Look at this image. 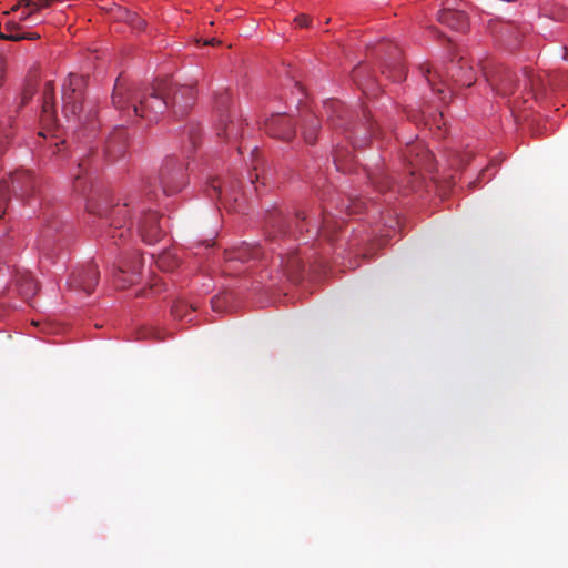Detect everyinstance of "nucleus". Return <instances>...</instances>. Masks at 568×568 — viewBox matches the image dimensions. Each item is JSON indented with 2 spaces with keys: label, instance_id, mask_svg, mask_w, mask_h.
Instances as JSON below:
<instances>
[{
  "label": "nucleus",
  "instance_id": "f257e3e1",
  "mask_svg": "<svg viewBox=\"0 0 568 568\" xmlns=\"http://www.w3.org/2000/svg\"><path fill=\"white\" fill-rule=\"evenodd\" d=\"M196 101V90L191 84H176L170 80H156L152 85L141 89L123 75L115 80L112 104L128 115L159 121L171 108L176 118L184 116Z\"/></svg>",
  "mask_w": 568,
  "mask_h": 568
},
{
  "label": "nucleus",
  "instance_id": "f03ea898",
  "mask_svg": "<svg viewBox=\"0 0 568 568\" xmlns=\"http://www.w3.org/2000/svg\"><path fill=\"white\" fill-rule=\"evenodd\" d=\"M423 75L442 101L447 102L454 94L455 87H470L475 81L473 67L464 58L452 61L448 67H422Z\"/></svg>",
  "mask_w": 568,
  "mask_h": 568
},
{
  "label": "nucleus",
  "instance_id": "7ed1b4c3",
  "mask_svg": "<svg viewBox=\"0 0 568 568\" xmlns=\"http://www.w3.org/2000/svg\"><path fill=\"white\" fill-rule=\"evenodd\" d=\"M306 224V213L297 210L292 217L288 213H284L282 209L273 206L266 210L264 217L265 240L273 245L277 240L288 241L295 239L297 232L302 233ZM270 250L275 251L271 246Z\"/></svg>",
  "mask_w": 568,
  "mask_h": 568
},
{
  "label": "nucleus",
  "instance_id": "20e7f679",
  "mask_svg": "<svg viewBox=\"0 0 568 568\" xmlns=\"http://www.w3.org/2000/svg\"><path fill=\"white\" fill-rule=\"evenodd\" d=\"M186 168L181 161L170 155L163 160L156 176L149 179L144 192L148 197L158 199V193L161 192L165 196L173 195L180 192L186 184Z\"/></svg>",
  "mask_w": 568,
  "mask_h": 568
},
{
  "label": "nucleus",
  "instance_id": "39448f33",
  "mask_svg": "<svg viewBox=\"0 0 568 568\" xmlns=\"http://www.w3.org/2000/svg\"><path fill=\"white\" fill-rule=\"evenodd\" d=\"M38 185V180L30 170H16L10 173L8 180L3 179L0 183V219L6 213L10 192L17 199L26 201L36 194Z\"/></svg>",
  "mask_w": 568,
  "mask_h": 568
},
{
  "label": "nucleus",
  "instance_id": "423d86ee",
  "mask_svg": "<svg viewBox=\"0 0 568 568\" xmlns=\"http://www.w3.org/2000/svg\"><path fill=\"white\" fill-rule=\"evenodd\" d=\"M128 206L129 204L124 203L123 205H114L110 207L106 202L102 203L90 200L87 207L91 214L105 217L110 221L108 235L114 240L115 244H118V240L122 241L131 234L130 227L124 226L129 214Z\"/></svg>",
  "mask_w": 568,
  "mask_h": 568
},
{
  "label": "nucleus",
  "instance_id": "0eeeda50",
  "mask_svg": "<svg viewBox=\"0 0 568 568\" xmlns=\"http://www.w3.org/2000/svg\"><path fill=\"white\" fill-rule=\"evenodd\" d=\"M85 78L75 73H70L68 80L62 87L63 112L65 116L80 119L83 112Z\"/></svg>",
  "mask_w": 568,
  "mask_h": 568
},
{
  "label": "nucleus",
  "instance_id": "6e6552de",
  "mask_svg": "<svg viewBox=\"0 0 568 568\" xmlns=\"http://www.w3.org/2000/svg\"><path fill=\"white\" fill-rule=\"evenodd\" d=\"M100 273L93 262L77 268L69 278V286L75 292L90 295L99 283Z\"/></svg>",
  "mask_w": 568,
  "mask_h": 568
},
{
  "label": "nucleus",
  "instance_id": "1a4fd4ad",
  "mask_svg": "<svg viewBox=\"0 0 568 568\" xmlns=\"http://www.w3.org/2000/svg\"><path fill=\"white\" fill-rule=\"evenodd\" d=\"M485 74L491 89L501 97L514 94L517 82L521 84L520 80L516 79L515 74L504 67L485 72Z\"/></svg>",
  "mask_w": 568,
  "mask_h": 568
},
{
  "label": "nucleus",
  "instance_id": "9d476101",
  "mask_svg": "<svg viewBox=\"0 0 568 568\" xmlns=\"http://www.w3.org/2000/svg\"><path fill=\"white\" fill-rule=\"evenodd\" d=\"M139 233L143 242L154 244L165 235V225L158 212L150 211L139 222Z\"/></svg>",
  "mask_w": 568,
  "mask_h": 568
},
{
  "label": "nucleus",
  "instance_id": "9b49d317",
  "mask_svg": "<svg viewBox=\"0 0 568 568\" xmlns=\"http://www.w3.org/2000/svg\"><path fill=\"white\" fill-rule=\"evenodd\" d=\"M265 132L276 139L290 141L295 135L294 123L285 114H272L264 123Z\"/></svg>",
  "mask_w": 568,
  "mask_h": 568
},
{
  "label": "nucleus",
  "instance_id": "f8f14e48",
  "mask_svg": "<svg viewBox=\"0 0 568 568\" xmlns=\"http://www.w3.org/2000/svg\"><path fill=\"white\" fill-rule=\"evenodd\" d=\"M382 73L395 82H399L405 79L406 69L402 61V52L397 45H388L387 57L383 63Z\"/></svg>",
  "mask_w": 568,
  "mask_h": 568
},
{
  "label": "nucleus",
  "instance_id": "ddd939ff",
  "mask_svg": "<svg viewBox=\"0 0 568 568\" xmlns=\"http://www.w3.org/2000/svg\"><path fill=\"white\" fill-rule=\"evenodd\" d=\"M217 135L226 142H236L242 135L243 120L234 112L221 115L217 125Z\"/></svg>",
  "mask_w": 568,
  "mask_h": 568
},
{
  "label": "nucleus",
  "instance_id": "4468645a",
  "mask_svg": "<svg viewBox=\"0 0 568 568\" xmlns=\"http://www.w3.org/2000/svg\"><path fill=\"white\" fill-rule=\"evenodd\" d=\"M57 120V111L54 106V85L53 82L48 81L44 84L42 93V110L41 122L43 125L50 128Z\"/></svg>",
  "mask_w": 568,
  "mask_h": 568
},
{
  "label": "nucleus",
  "instance_id": "2eb2a0df",
  "mask_svg": "<svg viewBox=\"0 0 568 568\" xmlns=\"http://www.w3.org/2000/svg\"><path fill=\"white\" fill-rule=\"evenodd\" d=\"M143 266V261L138 253H133L130 258H126L120 263L119 272L121 274H130L129 280L116 278V285L120 288H124L126 285H131L135 282V277L140 273Z\"/></svg>",
  "mask_w": 568,
  "mask_h": 568
},
{
  "label": "nucleus",
  "instance_id": "dca6fc26",
  "mask_svg": "<svg viewBox=\"0 0 568 568\" xmlns=\"http://www.w3.org/2000/svg\"><path fill=\"white\" fill-rule=\"evenodd\" d=\"M410 165L415 169H428L432 163L433 155L424 148L420 142L408 145L406 150Z\"/></svg>",
  "mask_w": 568,
  "mask_h": 568
},
{
  "label": "nucleus",
  "instance_id": "f3484780",
  "mask_svg": "<svg viewBox=\"0 0 568 568\" xmlns=\"http://www.w3.org/2000/svg\"><path fill=\"white\" fill-rule=\"evenodd\" d=\"M438 21L457 31L467 29V16L460 10L443 9L438 12Z\"/></svg>",
  "mask_w": 568,
  "mask_h": 568
},
{
  "label": "nucleus",
  "instance_id": "a211bd4d",
  "mask_svg": "<svg viewBox=\"0 0 568 568\" xmlns=\"http://www.w3.org/2000/svg\"><path fill=\"white\" fill-rule=\"evenodd\" d=\"M126 148V134L123 129L115 130L106 140L105 152L109 158H121Z\"/></svg>",
  "mask_w": 568,
  "mask_h": 568
},
{
  "label": "nucleus",
  "instance_id": "6ab92c4d",
  "mask_svg": "<svg viewBox=\"0 0 568 568\" xmlns=\"http://www.w3.org/2000/svg\"><path fill=\"white\" fill-rule=\"evenodd\" d=\"M324 110L327 115V120L334 126H342L346 124L344 118L347 113L345 105L338 100H329L324 103Z\"/></svg>",
  "mask_w": 568,
  "mask_h": 568
},
{
  "label": "nucleus",
  "instance_id": "aec40b11",
  "mask_svg": "<svg viewBox=\"0 0 568 568\" xmlns=\"http://www.w3.org/2000/svg\"><path fill=\"white\" fill-rule=\"evenodd\" d=\"M17 291L24 301H30L38 292V283L29 273H22L17 278Z\"/></svg>",
  "mask_w": 568,
  "mask_h": 568
},
{
  "label": "nucleus",
  "instance_id": "412c9836",
  "mask_svg": "<svg viewBox=\"0 0 568 568\" xmlns=\"http://www.w3.org/2000/svg\"><path fill=\"white\" fill-rule=\"evenodd\" d=\"M342 227V223L336 220L332 214L324 213L318 222L316 234L326 239L327 241L334 240V234Z\"/></svg>",
  "mask_w": 568,
  "mask_h": 568
},
{
  "label": "nucleus",
  "instance_id": "4be33fe9",
  "mask_svg": "<svg viewBox=\"0 0 568 568\" xmlns=\"http://www.w3.org/2000/svg\"><path fill=\"white\" fill-rule=\"evenodd\" d=\"M235 190H236V183L234 181H229V182H220L219 179H214L211 181V183L207 185L206 187V193L209 196H213V195H223L224 196H227V195H235ZM234 200L237 201V197L234 196Z\"/></svg>",
  "mask_w": 568,
  "mask_h": 568
},
{
  "label": "nucleus",
  "instance_id": "5701e85b",
  "mask_svg": "<svg viewBox=\"0 0 568 568\" xmlns=\"http://www.w3.org/2000/svg\"><path fill=\"white\" fill-rule=\"evenodd\" d=\"M520 82L524 90H528L532 97L537 98L542 94V80L535 75L532 70L524 69Z\"/></svg>",
  "mask_w": 568,
  "mask_h": 568
},
{
  "label": "nucleus",
  "instance_id": "b1692460",
  "mask_svg": "<svg viewBox=\"0 0 568 568\" xmlns=\"http://www.w3.org/2000/svg\"><path fill=\"white\" fill-rule=\"evenodd\" d=\"M320 130V120L316 115L308 113L303 120V136L306 143L314 144Z\"/></svg>",
  "mask_w": 568,
  "mask_h": 568
},
{
  "label": "nucleus",
  "instance_id": "393cba45",
  "mask_svg": "<svg viewBox=\"0 0 568 568\" xmlns=\"http://www.w3.org/2000/svg\"><path fill=\"white\" fill-rule=\"evenodd\" d=\"M260 254H261V250L258 246H252L248 244H244L241 247H237L229 258L230 260H240L242 262H245L251 258H257L260 256Z\"/></svg>",
  "mask_w": 568,
  "mask_h": 568
},
{
  "label": "nucleus",
  "instance_id": "a878e982",
  "mask_svg": "<svg viewBox=\"0 0 568 568\" xmlns=\"http://www.w3.org/2000/svg\"><path fill=\"white\" fill-rule=\"evenodd\" d=\"M156 265L159 268L171 272L179 265V260L171 253V252H164L161 255H159L156 260Z\"/></svg>",
  "mask_w": 568,
  "mask_h": 568
},
{
  "label": "nucleus",
  "instance_id": "bb28decb",
  "mask_svg": "<svg viewBox=\"0 0 568 568\" xmlns=\"http://www.w3.org/2000/svg\"><path fill=\"white\" fill-rule=\"evenodd\" d=\"M120 19H123L126 23H129L133 29L142 30L145 27V21L140 18L136 13L130 11H122L119 16Z\"/></svg>",
  "mask_w": 568,
  "mask_h": 568
},
{
  "label": "nucleus",
  "instance_id": "cd10ccee",
  "mask_svg": "<svg viewBox=\"0 0 568 568\" xmlns=\"http://www.w3.org/2000/svg\"><path fill=\"white\" fill-rule=\"evenodd\" d=\"M351 130L353 131V134L355 135V136H354V138H355V140L353 141L354 146H355V148H362V146H363V144L366 142V136H365L364 139H362V140H358V139H357V134L359 133V131H364V132H365V134H366L367 132L373 133V131H374V125H373V123L367 119V120H366V122H365L364 124H362V128H361V129H359V128H355V129H351Z\"/></svg>",
  "mask_w": 568,
  "mask_h": 568
},
{
  "label": "nucleus",
  "instance_id": "c85d7f7f",
  "mask_svg": "<svg viewBox=\"0 0 568 568\" xmlns=\"http://www.w3.org/2000/svg\"><path fill=\"white\" fill-rule=\"evenodd\" d=\"M190 311H194L193 306L187 305V304H185L183 302L175 303L172 306V315L175 318H184V317H186V315H187V313Z\"/></svg>",
  "mask_w": 568,
  "mask_h": 568
},
{
  "label": "nucleus",
  "instance_id": "c756f323",
  "mask_svg": "<svg viewBox=\"0 0 568 568\" xmlns=\"http://www.w3.org/2000/svg\"><path fill=\"white\" fill-rule=\"evenodd\" d=\"M366 203L361 199H348L346 211L349 215L361 213L365 209Z\"/></svg>",
  "mask_w": 568,
  "mask_h": 568
},
{
  "label": "nucleus",
  "instance_id": "7c9ffc66",
  "mask_svg": "<svg viewBox=\"0 0 568 568\" xmlns=\"http://www.w3.org/2000/svg\"><path fill=\"white\" fill-rule=\"evenodd\" d=\"M10 139V132L7 124L0 122V153L3 150L4 143Z\"/></svg>",
  "mask_w": 568,
  "mask_h": 568
},
{
  "label": "nucleus",
  "instance_id": "2f4dec72",
  "mask_svg": "<svg viewBox=\"0 0 568 568\" xmlns=\"http://www.w3.org/2000/svg\"><path fill=\"white\" fill-rule=\"evenodd\" d=\"M0 39L9 40V41H21L23 40V37L20 36V32H1L0 31Z\"/></svg>",
  "mask_w": 568,
  "mask_h": 568
},
{
  "label": "nucleus",
  "instance_id": "473e14b6",
  "mask_svg": "<svg viewBox=\"0 0 568 568\" xmlns=\"http://www.w3.org/2000/svg\"><path fill=\"white\" fill-rule=\"evenodd\" d=\"M363 72H364V68L362 65H358V67L354 68L352 75H353V80L362 88V90L364 92H366V90L363 88V83L361 80Z\"/></svg>",
  "mask_w": 568,
  "mask_h": 568
},
{
  "label": "nucleus",
  "instance_id": "72a5a7b5",
  "mask_svg": "<svg viewBox=\"0 0 568 568\" xmlns=\"http://www.w3.org/2000/svg\"><path fill=\"white\" fill-rule=\"evenodd\" d=\"M286 267L291 271L298 270L301 267V262L297 257H290L286 262Z\"/></svg>",
  "mask_w": 568,
  "mask_h": 568
},
{
  "label": "nucleus",
  "instance_id": "f704fd0d",
  "mask_svg": "<svg viewBox=\"0 0 568 568\" xmlns=\"http://www.w3.org/2000/svg\"><path fill=\"white\" fill-rule=\"evenodd\" d=\"M20 9H22V11L19 16L20 20H27L30 17H32L33 14H36V12L32 10V8L20 7L19 10Z\"/></svg>",
  "mask_w": 568,
  "mask_h": 568
},
{
  "label": "nucleus",
  "instance_id": "c9c22d12",
  "mask_svg": "<svg viewBox=\"0 0 568 568\" xmlns=\"http://www.w3.org/2000/svg\"><path fill=\"white\" fill-rule=\"evenodd\" d=\"M344 160V153L342 150H336L334 153V161L337 165V169H342V162Z\"/></svg>",
  "mask_w": 568,
  "mask_h": 568
},
{
  "label": "nucleus",
  "instance_id": "e433bc0d",
  "mask_svg": "<svg viewBox=\"0 0 568 568\" xmlns=\"http://www.w3.org/2000/svg\"><path fill=\"white\" fill-rule=\"evenodd\" d=\"M300 27H307L308 26V17L305 14H301L295 18L294 20Z\"/></svg>",
  "mask_w": 568,
  "mask_h": 568
},
{
  "label": "nucleus",
  "instance_id": "4c0bfd02",
  "mask_svg": "<svg viewBox=\"0 0 568 568\" xmlns=\"http://www.w3.org/2000/svg\"><path fill=\"white\" fill-rule=\"evenodd\" d=\"M20 36L23 37V40H37V39H40V34L37 33V32H24V33L20 32Z\"/></svg>",
  "mask_w": 568,
  "mask_h": 568
},
{
  "label": "nucleus",
  "instance_id": "58836bf2",
  "mask_svg": "<svg viewBox=\"0 0 568 568\" xmlns=\"http://www.w3.org/2000/svg\"><path fill=\"white\" fill-rule=\"evenodd\" d=\"M4 28L10 32H19L20 29L19 24L16 22H8Z\"/></svg>",
  "mask_w": 568,
  "mask_h": 568
},
{
  "label": "nucleus",
  "instance_id": "ea45409f",
  "mask_svg": "<svg viewBox=\"0 0 568 568\" xmlns=\"http://www.w3.org/2000/svg\"><path fill=\"white\" fill-rule=\"evenodd\" d=\"M369 179L372 180V183H373L376 187H378L381 191H384V186L382 185V182H381V181H378L377 179H374V178H372V176H369Z\"/></svg>",
  "mask_w": 568,
  "mask_h": 568
},
{
  "label": "nucleus",
  "instance_id": "a19ab883",
  "mask_svg": "<svg viewBox=\"0 0 568 568\" xmlns=\"http://www.w3.org/2000/svg\"><path fill=\"white\" fill-rule=\"evenodd\" d=\"M3 59L0 57V85L2 84V81H3Z\"/></svg>",
  "mask_w": 568,
  "mask_h": 568
},
{
  "label": "nucleus",
  "instance_id": "79ce46f5",
  "mask_svg": "<svg viewBox=\"0 0 568 568\" xmlns=\"http://www.w3.org/2000/svg\"><path fill=\"white\" fill-rule=\"evenodd\" d=\"M217 43H220V41H219V40H216L215 38H212L211 40L205 41V43H204V44L215 45V44H217Z\"/></svg>",
  "mask_w": 568,
  "mask_h": 568
},
{
  "label": "nucleus",
  "instance_id": "37998d69",
  "mask_svg": "<svg viewBox=\"0 0 568 568\" xmlns=\"http://www.w3.org/2000/svg\"><path fill=\"white\" fill-rule=\"evenodd\" d=\"M80 180H81V176L77 175V182H75V185H74L77 191H80Z\"/></svg>",
  "mask_w": 568,
  "mask_h": 568
},
{
  "label": "nucleus",
  "instance_id": "c03bdc74",
  "mask_svg": "<svg viewBox=\"0 0 568 568\" xmlns=\"http://www.w3.org/2000/svg\"><path fill=\"white\" fill-rule=\"evenodd\" d=\"M64 143H65V142L62 140V141H60V142H55V143H54V146H55V149H58V151H60V145H63Z\"/></svg>",
  "mask_w": 568,
  "mask_h": 568
},
{
  "label": "nucleus",
  "instance_id": "a18cd8bd",
  "mask_svg": "<svg viewBox=\"0 0 568 568\" xmlns=\"http://www.w3.org/2000/svg\"><path fill=\"white\" fill-rule=\"evenodd\" d=\"M190 139H191V143L193 145H195V136H194V134L192 132H190Z\"/></svg>",
  "mask_w": 568,
  "mask_h": 568
},
{
  "label": "nucleus",
  "instance_id": "49530a36",
  "mask_svg": "<svg viewBox=\"0 0 568 568\" xmlns=\"http://www.w3.org/2000/svg\"><path fill=\"white\" fill-rule=\"evenodd\" d=\"M278 257L281 258V263H283V255H282V253H278Z\"/></svg>",
  "mask_w": 568,
  "mask_h": 568
}]
</instances>
